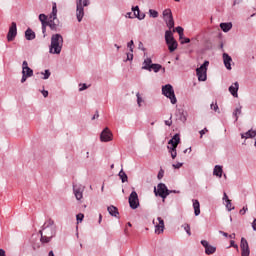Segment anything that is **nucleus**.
<instances>
[{
	"mask_svg": "<svg viewBox=\"0 0 256 256\" xmlns=\"http://www.w3.org/2000/svg\"><path fill=\"white\" fill-rule=\"evenodd\" d=\"M83 191H85V188L83 187H74L73 188V193L77 199V201H81V199H83Z\"/></svg>",
	"mask_w": 256,
	"mask_h": 256,
	"instance_id": "18",
	"label": "nucleus"
},
{
	"mask_svg": "<svg viewBox=\"0 0 256 256\" xmlns=\"http://www.w3.org/2000/svg\"><path fill=\"white\" fill-rule=\"evenodd\" d=\"M182 227L184 228V231H186L187 235L191 236V226H189V224H184Z\"/></svg>",
	"mask_w": 256,
	"mask_h": 256,
	"instance_id": "39",
	"label": "nucleus"
},
{
	"mask_svg": "<svg viewBox=\"0 0 256 256\" xmlns=\"http://www.w3.org/2000/svg\"><path fill=\"white\" fill-rule=\"evenodd\" d=\"M164 21L169 29H173L175 27V21L173 20V14L171 13V9H166L163 11Z\"/></svg>",
	"mask_w": 256,
	"mask_h": 256,
	"instance_id": "6",
	"label": "nucleus"
},
{
	"mask_svg": "<svg viewBox=\"0 0 256 256\" xmlns=\"http://www.w3.org/2000/svg\"><path fill=\"white\" fill-rule=\"evenodd\" d=\"M83 17H85V8H83V5H76V19L78 23L83 21Z\"/></svg>",
	"mask_w": 256,
	"mask_h": 256,
	"instance_id": "14",
	"label": "nucleus"
},
{
	"mask_svg": "<svg viewBox=\"0 0 256 256\" xmlns=\"http://www.w3.org/2000/svg\"><path fill=\"white\" fill-rule=\"evenodd\" d=\"M230 247H234V249H239V246L235 244V241L233 240L230 241Z\"/></svg>",
	"mask_w": 256,
	"mask_h": 256,
	"instance_id": "47",
	"label": "nucleus"
},
{
	"mask_svg": "<svg viewBox=\"0 0 256 256\" xmlns=\"http://www.w3.org/2000/svg\"><path fill=\"white\" fill-rule=\"evenodd\" d=\"M201 245L205 248L206 255H213V253L217 251V248L215 246L210 245L207 240H202Z\"/></svg>",
	"mask_w": 256,
	"mask_h": 256,
	"instance_id": "13",
	"label": "nucleus"
},
{
	"mask_svg": "<svg viewBox=\"0 0 256 256\" xmlns=\"http://www.w3.org/2000/svg\"><path fill=\"white\" fill-rule=\"evenodd\" d=\"M241 109H242V107L238 106V107L235 108V110L233 112V115L236 118V121H238L239 115H241Z\"/></svg>",
	"mask_w": 256,
	"mask_h": 256,
	"instance_id": "33",
	"label": "nucleus"
},
{
	"mask_svg": "<svg viewBox=\"0 0 256 256\" xmlns=\"http://www.w3.org/2000/svg\"><path fill=\"white\" fill-rule=\"evenodd\" d=\"M229 239H235V233L228 235Z\"/></svg>",
	"mask_w": 256,
	"mask_h": 256,
	"instance_id": "64",
	"label": "nucleus"
},
{
	"mask_svg": "<svg viewBox=\"0 0 256 256\" xmlns=\"http://www.w3.org/2000/svg\"><path fill=\"white\" fill-rule=\"evenodd\" d=\"M138 49H140V51H144L145 50V47L143 46V42H139Z\"/></svg>",
	"mask_w": 256,
	"mask_h": 256,
	"instance_id": "53",
	"label": "nucleus"
},
{
	"mask_svg": "<svg viewBox=\"0 0 256 256\" xmlns=\"http://www.w3.org/2000/svg\"><path fill=\"white\" fill-rule=\"evenodd\" d=\"M173 169H181L183 167V162H177L176 164H172Z\"/></svg>",
	"mask_w": 256,
	"mask_h": 256,
	"instance_id": "41",
	"label": "nucleus"
},
{
	"mask_svg": "<svg viewBox=\"0 0 256 256\" xmlns=\"http://www.w3.org/2000/svg\"><path fill=\"white\" fill-rule=\"evenodd\" d=\"M181 43H191V39L189 38H184V41H181Z\"/></svg>",
	"mask_w": 256,
	"mask_h": 256,
	"instance_id": "58",
	"label": "nucleus"
},
{
	"mask_svg": "<svg viewBox=\"0 0 256 256\" xmlns=\"http://www.w3.org/2000/svg\"><path fill=\"white\" fill-rule=\"evenodd\" d=\"M107 211L112 217H117L119 215V210L115 206H109Z\"/></svg>",
	"mask_w": 256,
	"mask_h": 256,
	"instance_id": "25",
	"label": "nucleus"
},
{
	"mask_svg": "<svg viewBox=\"0 0 256 256\" xmlns=\"http://www.w3.org/2000/svg\"><path fill=\"white\" fill-rule=\"evenodd\" d=\"M25 38L27 39V41H33V39H35V32L28 28L25 31Z\"/></svg>",
	"mask_w": 256,
	"mask_h": 256,
	"instance_id": "26",
	"label": "nucleus"
},
{
	"mask_svg": "<svg viewBox=\"0 0 256 256\" xmlns=\"http://www.w3.org/2000/svg\"><path fill=\"white\" fill-rule=\"evenodd\" d=\"M149 14H150V17H153V19H157V17H159V12L153 9L149 10Z\"/></svg>",
	"mask_w": 256,
	"mask_h": 256,
	"instance_id": "36",
	"label": "nucleus"
},
{
	"mask_svg": "<svg viewBox=\"0 0 256 256\" xmlns=\"http://www.w3.org/2000/svg\"><path fill=\"white\" fill-rule=\"evenodd\" d=\"M132 11L134 12V17H137V19H140V20L145 19V14L144 13H142V14L139 13V6L133 7Z\"/></svg>",
	"mask_w": 256,
	"mask_h": 256,
	"instance_id": "27",
	"label": "nucleus"
},
{
	"mask_svg": "<svg viewBox=\"0 0 256 256\" xmlns=\"http://www.w3.org/2000/svg\"><path fill=\"white\" fill-rule=\"evenodd\" d=\"M100 141L102 143H109V141H113V132L106 127L100 134Z\"/></svg>",
	"mask_w": 256,
	"mask_h": 256,
	"instance_id": "8",
	"label": "nucleus"
},
{
	"mask_svg": "<svg viewBox=\"0 0 256 256\" xmlns=\"http://www.w3.org/2000/svg\"><path fill=\"white\" fill-rule=\"evenodd\" d=\"M0 256H5V250L0 249Z\"/></svg>",
	"mask_w": 256,
	"mask_h": 256,
	"instance_id": "63",
	"label": "nucleus"
},
{
	"mask_svg": "<svg viewBox=\"0 0 256 256\" xmlns=\"http://www.w3.org/2000/svg\"><path fill=\"white\" fill-rule=\"evenodd\" d=\"M128 201L131 209H137L139 207V195H137L136 191L131 192Z\"/></svg>",
	"mask_w": 256,
	"mask_h": 256,
	"instance_id": "9",
	"label": "nucleus"
},
{
	"mask_svg": "<svg viewBox=\"0 0 256 256\" xmlns=\"http://www.w3.org/2000/svg\"><path fill=\"white\" fill-rule=\"evenodd\" d=\"M252 227H253L254 231H256V219L253 221Z\"/></svg>",
	"mask_w": 256,
	"mask_h": 256,
	"instance_id": "61",
	"label": "nucleus"
},
{
	"mask_svg": "<svg viewBox=\"0 0 256 256\" xmlns=\"http://www.w3.org/2000/svg\"><path fill=\"white\" fill-rule=\"evenodd\" d=\"M154 192L156 195H159V197H162V199H165L168 195H170V193H172L163 183L158 184L157 188H154Z\"/></svg>",
	"mask_w": 256,
	"mask_h": 256,
	"instance_id": "5",
	"label": "nucleus"
},
{
	"mask_svg": "<svg viewBox=\"0 0 256 256\" xmlns=\"http://www.w3.org/2000/svg\"><path fill=\"white\" fill-rule=\"evenodd\" d=\"M169 153L177 152V146H167Z\"/></svg>",
	"mask_w": 256,
	"mask_h": 256,
	"instance_id": "43",
	"label": "nucleus"
},
{
	"mask_svg": "<svg viewBox=\"0 0 256 256\" xmlns=\"http://www.w3.org/2000/svg\"><path fill=\"white\" fill-rule=\"evenodd\" d=\"M84 217H85V215H83L82 213L77 214L76 219H77L78 223L79 222L81 223V221H83Z\"/></svg>",
	"mask_w": 256,
	"mask_h": 256,
	"instance_id": "42",
	"label": "nucleus"
},
{
	"mask_svg": "<svg viewBox=\"0 0 256 256\" xmlns=\"http://www.w3.org/2000/svg\"><path fill=\"white\" fill-rule=\"evenodd\" d=\"M41 93H42L43 97H49V91L42 90Z\"/></svg>",
	"mask_w": 256,
	"mask_h": 256,
	"instance_id": "54",
	"label": "nucleus"
},
{
	"mask_svg": "<svg viewBox=\"0 0 256 256\" xmlns=\"http://www.w3.org/2000/svg\"><path fill=\"white\" fill-rule=\"evenodd\" d=\"M27 79H29V76L22 74L21 83H25V81H27Z\"/></svg>",
	"mask_w": 256,
	"mask_h": 256,
	"instance_id": "48",
	"label": "nucleus"
},
{
	"mask_svg": "<svg viewBox=\"0 0 256 256\" xmlns=\"http://www.w3.org/2000/svg\"><path fill=\"white\" fill-rule=\"evenodd\" d=\"M220 29H222V31H224V33H229V31H231V29H233V24L231 22L221 23Z\"/></svg>",
	"mask_w": 256,
	"mask_h": 256,
	"instance_id": "23",
	"label": "nucleus"
},
{
	"mask_svg": "<svg viewBox=\"0 0 256 256\" xmlns=\"http://www.w3.org/2000/svg\"><path fill=\"white\" fill-rule=\"evenodd\" d=\"M193 209H194V215L196 217H199L201 215V204L199 203V200L193 199Z\"/></svg>",
	"mask_w": 256,
	"mask_h": 256,
	"instance_id": "17",
	"label": "nucleus"
},
{
	"mask_svg": "<svg viewBox=\"0 0 256 256\" xmlns=\"http://www.w3.org/2000/svg\"><path fill=\"white\" fill-rule=\"evenodd\" d=\"M240 249L242 256H249L251 254V250H249V243L247 242V239H241Z\"/></svg>",
	"mask_w": 256,
	"mask_h": 256,
	"instance_id": "10",
	"label": "nucleus"
},
{
	"mask_svg": "<svg viewBox=\"0 0 256 256\" xmlns=\"http://www.w3.org/2000/svg\"><path fill=\"white\" fill-rule=\"evenodd\" d=\"M222 59L226 69H228V71H231V63H233V58H231L229 54L223 53Z\"/></svg>",
	"mask_w": 256,
	"mask_h": 256,
	"instance_id": "15",
	"label": "nucleus"
},
{
	"mask_svg": "<svg viewBox=\"0 0 256 256\" xmlns=\"http://www.w3.org/2000/svg\"><path fill=\"white\" fill-rule=\"evenodd\" d=\"M126 17H127L128 19H133V17H135V16L133 15V13L127 12V13H126Z\"/></svg>",
	"mask_w": 256,
	"mask_h": 256,
	"instance_id": "55",
	"label": "nucleus"
},
{
	"mask_svg": "<svg viewBox=\"0 0 256 256\" xmlns=\"http://www.w3.org/2000/svg\"><path fill=\"white\" fill-rule=\"evenodd\" d=\"M153 65V61L151 58H146L142 64V69L145 71H151V66Z\"/></svg>",
	"mask_w": 256,
	"mask_h": 256,
	"instance_id": "22",
	"label": "nucleus"
},
{
	"mask_svg": "<svg viewBox=\"0 0 256 256\" xmlns=\"http://www.w3.org/2000/svg\"><path fill=\"white\" fill-rule=\"evenodd\" d=\"M209 130L207 128H204L203 130L200 131V137L203 138V135L207 133Z\"/></svg>",
	"mask_w": 256,
	"mask_h": 256,
	"instance_id": "50",
	"label": "nucleus"
},
{
	"mask_svg": "<svg viewBox=\"0 0 256 256\" xmlns=\"http://www.w3.org/2000/svg\"><path fill=\"white\" fill-rule=\"evenodd\" d=\"M79 91H85L86 89H88V86H87V84H79Z\"/></svg>",
	"mask_w": 256,
	"mask_h": 256,
	"instance_id": "45",
	"label": "nucleus"
},
{
	"mask_svg": "<svg viewBox=\"0 0 256 256\" xmlns=\"http://www.w3.org/2000/svg\"><path fill=\"white\" fill-rule=\"evenodd\" d=\"M223 201H226V203H227V201H230L229 196H227V193H225V192H224V196H223Z\"/></svg>",
	"mask_w": 256,
	"mask_h": 256,
	"instance_id": "56",
	"label": "nucleus"
},
{
	"mask_svg": "<svg viewBox=\"0 0 256 256\" xmlns=\"http://www.w3.org/2000/svg\"><path fill=\"white\" fill-rule=\"evenodd\" d=\"M85 157H86V159H89V158L91 157V153H90L89 151H87V152L85 153Z\"/></svg>",
	"mask_w": 256,
	"mask_h": 256,
	"instance_id": "60",
	"label": "nucleus"
},
{
	"mask_svg": "<svg viewBox=\"0 0 256 256\" xmlns=\"http://www.w3.org/2000/svg\"><path fill=\"white\" fill-rule=\"evenodd\" d=\"M89 5V0H82V7H88Z\"/></svg>",
	"mask_w": 256,
	"mask_h": 256,
	"instance_id": "52",
	"label": "nucleus"
},
{
	"mask_svg": "<svg viewBox=\"0 0 256 256\" xmlns=\"http://www.w3.org/2000/svg\"><path fill=\"white\" fill-rule=\"evenodd\" d=\"M118 175H119L122 183H127L128 177H127V174L125 173V171L121 170Z\"/></svg>",
	"mask_w": 256,
	"mask_h": 256,
	"instance_id": "31",
	"label": "nucleus"
},
{
	"mask_svg": "<svg viewBox=\"0 0 256 256\" xmlns=\"http://www.w3.org/2000/svg\"><path fill=\"white\" fill-rule=\"evenodd\" d=\"M166 44L168 46L170 53H173V51H175L178 46L177 41L175 39L173 41L167 42Z\"/></svg>",
	"mask_w": 256,
	"mask_h": 256,
	"instance_id": "28",
	"label": "nucleus"
},
{
	"mask_svg": "<svg viewBox=\"0 0 256 256\" xmlns=\"http://www.w3.org/2000/svg\"><path fill=\"white\" fill-rule=\"evenodd\" d=\"M161 69H162L161 64H152L150 67V71H154V73H159Z\"/></svg>",
	"mask_w": 256,
	"mask_h": 256,
	"instance_id": "30",
	"label": "nucleus"
},
{
	"mask_svg": "<svg viewBox=\"0 0 256 256\" xmlns=\"http://www.w3.org/2000/svg\"><path fill=\"white\" fill-rule=\"evenodd\" d=\"M22 75H26L28 77H33V69H31V68H24L22 70Z\"/></svg>",
	"mask_w": 256,
	"mask_h": 256,
	"instance_id": "32",
	"label": "nucleus"
},
{
	"mask_svg": "<svg viewBox=\"0 0 256 256\" xmlns=\"http://www.w3.org/2000/svg\"><path fill=\"white\" fill-rule=\"evenodd\" d=\"M39 21L42 24V33H45V31L47 30V25H49V22H47V15L40 14Z\"/></svg>",
	"mask_w": 256,
	"mask_h": 256,
	"instance_id": "19",
	"label": "nucleus"
},
{
	"mask_svg": "<svg viewBox=\"0 0 256 256\" xmlns=\"http://www.w3.org/2000/svg\"><path fill=\"white\" fill-rule=\"evenodd\" d=\"M55 19H57V3L54 2L52 6V13L50 15V21L48 22L49 27L52 29H55V23L53 22Z\"/></svg>",
	"mask_w": 256,
	"mask_h": 256,
	"instance_id": "12",
	"label": "nucleus"
},
{
	"mask_svg": "<svg viewBox=\"0 0 256 256\" xmlns=\"http://www.w3.org/2000/svg\"><path fill=\"white\" fill-rule=\"evenodd\" d=\"M175 31L178 33L180 39H182L183 38V27L178 26V27H176V29L173 30V32H175Z\"/></svg>",
	"mask_w": 256,
	"mask_h": 256,
	"instance_id": "35",
	"label": "nucleus"
},
{
	"mask_svg": "<svg viewBox=\"0 0 256 256\" xmlns=\"http://www.w3.org/2000/svg\"><path fill=\"white\" fill-rule=\"evenodd\" d=\"M133 45H134L133 40H131V41L128 42V44H127V47L129 48V50H130L131 53H133Z\"/></svg>",
	"mask_w": 256,
	"mask_h": 256,
	"instance_id": "44",
	"label": "nucleus"
},
{
	"mask_svg": "<svg viewBox=\"0 0 256 256\" xmlns=\"http://www.w3.org/2000/svg\"><path fill=\"white\" fill-rule=\"evenodd\" d=\"M256 137V130H248L246 133L241 134L242 139H253Z\"/></svg>",
	"mask_w": 256,
	"mask_h": 256,
	"instance_id": "21",
	"label": "nucleus"
},
{
	"mask_svg": "<svg viewBox=\"0 0 256 256\" xmlns=\"http://www.w3.org/2000/svg\"><path fill=\"white\" fill-rule=\"evenodd\" d=\"M207 67H209V61H205L199 68L196 69L198 81H207Z\"/></svg>",
	"mask_w": 256,
	"mask_h": 256,
	"instance_id": "4",
	"label": "nucleus"
},
{
	"mask_svg": "<svg viewBox=\"0 0 256 256\" xmlns=\"http://www.w3.org/2000/svg\"><path fill=\"white\" fill-rule=\"evenodd\" d=\"M126 61H133V52H128L127 53V59Z\"/></svg>",
	"mask_w": 256,
	"mask_h": 256,
	"instance_id": "46",
	"label": "nucleus"
},
{
	"mask_svg": "<svg viewBox=\"0 0 256 256\" xmlns=\"http://www.w3.org/2000/svg\"><path fill=\"white\" fill-rule=\"evenodd\" d=\"M213 175L216 177L222 178L223 177V167L216 165L213 170Z\"/></svg>",
	"mask_w": 256,
	"mask_h": 256,
	"instance_id": "24",
	"label": "nucleus"
},
{
	"mask_svg": "<svg viewBox=\"0 0 256 256\" xmlns=\"http://www.w3.org/2000/svg\"><path fill=\"white\" fill-rule=\"evenodd\" d=\"M226 209L228 211H233V209H235V207H233V204L231 203V200L226 201Z\"/></svg>",
	"mask_w": 256,
	"mask_h": 256,
	"instance_id": "38",
	"label": "nucleus"
},
{
	"mask_svg": "<svg viewBox=\"0 0 256 256\" xmlns=\"http://www.w3.org/2000/svg\"><path fill=\"white\" fill-rule=\"evenodd\" d=\"M220 235H223L224 237H229V234L223 231H219Z\"/></svg>",
	"mask_w": 256,
	"mask_h": 256,
	"instance_id": "59",
	"label": "nucleus"
},
{
	"mask_svg": "<svg viewBox=\"0 0 256 256\" xmlns=\"http://www.w3.org/2000/svg\"><path fill=\"white\" fill-rule=\"evenodd\" d=\"M41 233V241L42 243H49L52 237H55V233H57V227L53 223V221L49 222V225L46 226Z\"/></svg>",
	"mask_w": 256,
	"mask_h": 256,
	"instance_id": "2",
	"label": "nucleus"
},
{
	"mask_svg": "<svg viewBox=\"0 0 256 256\" xmlns=\"http://www.w3.org/2000/svg\"><path fill=\"white\" fill-rule=\"evenodd\" d=\"M153 225L155 227V233L156 235H161L163 231H165V221H163V218L158 217L153 220Z\"/></svg>",
	"mask_w": 256,
	"mask_h": 256,
	"instance_id": "7",
	"label": "nucleus"
},
{
	"mask_svg": "<svg viewBox=\"0 0 256 256\" xmlns=\"http://www.w3.org/2000/svg\"><path fill=\"white\" fill-rule=\"evenodd\" d=\"M210 108L212 109V111H215L216 113H219V106L217 105V103H212L210 105Z\"/></svg>",
	"mask_w": 256,
	"mask_h": 256,
	"instance_id": "40",
	"label": "nucleus"
},
{
	"mask_svg": "<svg viewBox=\"0 0 256 256\" xmlns=\"http://www.w3.org/2000/svg\"><path fill=\"white\" fill-rule=\"evenodd\" d=\"M137 105L138 107H143V103H145V100H143V97H141V94L137 93Z\"/></svg>",
	"mask_w": 256,
	"mask_h": 256,
	"instance_id": "34",
	"label": "nucleus"
},
{
	"mask_svg": "<svg viewBox=\"0 0 256 256\" xmlns=\"http://www.w3.org/2000/svg\"><path fill=\"white\" fill-rule=\"evenodd\" d=\"M248 211V208L247 207H243L241 210H240V215H245V213H247Z\"/></svg>",
	"mask_w": 256,
	"mask_h": 256,
	"instance_id": "51",
	"label": "nucleus"
},
{
	"mask_svg": "<svg viewBox=\"0 0 256 256\" xmlns=\"http://www.w3.org/2000/svg\"><path fill=\"white\" fill-rule=\"evenodd\" d=\"M181 143V138L179 137V134H175L169 141L168 146L171 147H177Z\"/></svg>",
	"mask_w": 256,
	"mask_h": 256,
	"instance_id": "16",
	"label": "nucleus"
},
{
	"mask_svg": "<svg viewBox=\"0 0 256 256\" xmlns=\"http://www.w3.org/2000/svg\"><path fill=\"white\" fill-rule=\"evenodd\" d=\"M29 68V64L27 63V61H23L22 63V70L23 69H28Z\"/></svg>",
	"mask_w": 256,
	"mask_h": 256,
	"instance_id": "49",
	"label": "nucleus"
},
{
	"mask_svg": "<svg viewBox=\"0 0 256 256\" xmlns=\"http://www.w3.org/2000/svg\"><path fill=\"white\" fill-rule=\"evenodd\" d=\"M173 40H175V38L173 37V32L171 31V29L167 30L165 32V41H166V43H169L170 41H173Z\"/></svg>",
	"mask_w": 256,
	"mask_h": 256,
	"instance_id": "29",
	"label": "nucleus"
},
{
	"mask_svg": "<svg viewBox=\"0 0 256 256\" xmlns=\"http://www.w3.org/2000/svg\"><path fill=\"white\" fill-rule=\"evenodd\" d=\"M62 50H63V36L61 34H53L51 36L49 53L51 55H61Z\"/></svg>",
	"mask_w": 256,
	"mask_h": 256,
	"instance_id": "1",
	"label": "nucleus"
},
{
	"mask_svg": "<svg viewBox=\"0 0 256 256\" xmlns=\"http://www.w3.org/2000/svg\"><path fill=\"white\" fill-rule=\"evenodd\" d=\"M237 91H239V82H235L233 85L229 87V92L233 97H239V94H237Z\"/></svg>",
	"mask_w": 256,
	"mask_h": 256,
	"instance_id": "20",
	"label": "nucleus"
},
{
	"mask_svg": "<svg viewBox=\"0 0 256 256\" xmlns=\"http://www.w3.org/2000/svg\"><path fill=\"white\" fill-rule=\"evenodd\" d=\"M76 5H83V0H76Z\"/></svg>",
	"mask_w": 256,
	"mask_h": 256,
	"instance_id": "62",
	"label": "nucleus"
},
{
	"mask_svg": "<svg viewBox=\"0 0 256 256\" xmlns=\"http://www.w3.org/2000/svg\"><path fill=\"white\" fill-rule=\"evenodd\" d=\"M15 37H17V23L12 22L7 34V39L8 41H13Z\"/></svg>",
	"mask_w": 256,
	"mask_h": 256,
	"instance_id": "11",
	"label": "nucleus"
},
{
	"mask_svg": "<svg viewBox=\"0 0 256 256\" xmlns=\"http://www.w3.org/2000/svg\"><path fill=\"white\" fill-rule=\"evenodd\" d=\"M162 95L170 99L172 105H175V103H177V97H175V90H173V86H171V84H166L162 87Z\"/></svg>",
	"mask_w": 256,
	"mask_h": 256,
	"instance_id": "3",
	"label": "nucleus"
},
{
	"mask_svg": "<svg viewBox=\"0 0 256 256\" xmlns=\"http://www.w3.org/2000/svg\"><path fill=\"white\" fill-rule=\"evenodd\" d=\"M41 75H43L44 80H47L51 77V72L49 70H45L44 72H41Z\"/></svg>",
	"mask_w": 256,
	"mask_h": 256,
	"instance_id": "37",
	"label": "nucleus"
},
{
	"mask_svg": "<svg viewBox=\"0 0 256 256\" xmlns=\"http://www.w3.org/2000/svg\"><path fill=\"white\" fill-rule=\"evenodd\" d=\"M170 155H171L172 159L177 158V152H170Z\"/></svg>",
	"mask_w": 256,
	"mask_h": 256,
	"instance_id": "57",
	"label": "nucleus"
}]
</instances>
